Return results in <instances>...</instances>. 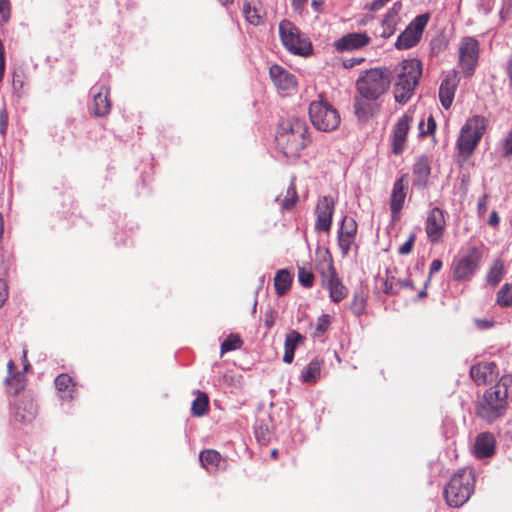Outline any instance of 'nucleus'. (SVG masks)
<instances>
[{
  "label": "nucleus",
  "mask_w": 512,
  "mask_h": 512,
  "mask_svg": "<svg viewBox=\"0 0 512 512\" xmlns=\"http://www.w3.org/2000/svg\"><path fill=\"white\" fill-rule=\"evenodd\" d=\"M511 384V377L502 376L495 385L488 388L476 402V415L488 423L502 417L508 407Z\"/></svg>",
  "instance_id": "1"
},
{
  "label": "nucleus",
  "mask_w": 512,
  "mask_h": 512,
  "mask_svg": "<svg viewBox=\"0 0 512 512\" xmlns=\"http://www.w3.org/2000/svg\"><path fill=\"white\" fill-rule=\"evenodd\" d=\"M308 126L304 120L292 118L280 124L276 135L279 151L288 159H297L309 145Z\"/></svg>",
  "instance_id": "2"
},
{
  "label": "nucleus",
  "mask_w": 512,
  "mask_h": 512,
  "mask_svg": "<svg viewBox=\"0 0 512 512\" xmlns=\"http://www.w3.org/2000/svg\"><path fill=\"white\" fill-rule=\"evenodd\" d=\"M475 487V473L470 467L458 469L444 489L447 504L451 507L464 505L471 497Z\"/></svg>",
  "instance_id": "3"
},
{
  "label": "nucleus",
  "mask_w": 512,
  "mask_h": 512,
  "mask_svg": "<svg viewBox=\"0 0 512 512\" xmlns=\"http://www.w3.org/2000/svg\"><path fill=\"white\" fill-rule=\"evenodd\" d=\"M422 75V64L418 59L404 60L398 72L394 87V97L398 103H406L414 93Z\"/></svg>",
  "instance_id": "4"
},
{
  "label": "nucleus",
  "mask_w": 512,
  "mask_h": 512,
  "mask_svg": "<svg viewBox=\"0 0 512 512\" xmlns=\"http://www.w3.org/2000/svg\"><path fill=\"white\" fill-rule=\"evenodd\" d=\"M316 270L332 302L339 303L347 297L348 289L339 278L328 250L324 251L321 259L316 263Z\"/></svg>",
  "instance_id": "5"
},
{
  "label": "nucleus",
  "mask_w": 512,
  "mask_h": 512,
  "mask_svg": "<svg viewBox=\"0 0 512 512\" xmlns=\"http://www.w3.org/2000/svg\"><path fill=\"white\" fill-rule=\"evenodd\" d=\"M390 73L386 69L374 68L365 71L356 82V89L367 99H378L390 87Z\"/></svg>",
  "instance_id": "6"
},
{
  "label": "nucleus",
  "mask_w": 512,
  "mask_h": 512,
  "mask_svg": "<svg viewBox=\"0 0 512 512\" xmlns=\"http://www.w3.org/2000/svg\"><path fill=\"white\" fill-rule=\"evenodd\" d=\"M486 130V119L483 116H473L466 120L457 139V149L465 157L473 154Z\"/></svg>",
  "instance_id": "7"
},
{
  "label": "nucleus",
  "mask_w": 512,
  "mask_h": 512,
  "mask_svg": "<svg viewBox=\"0 0 512 512\" xmlns=\"http://www.w3.org/2000/svg\"><path fill=\"white\" fill-rule=\"evenodd\" d=\"M309 117L313 126L324 132L335 130L341 120L339 112L323 99L313 101L310 104Z\"/></svg>",
  "instance_id": "8"
},
{
  "label": "nucleus",
  "mask_w": 512,
  "mask_h": 512,
  "mask_svg": "<svg viewBox=\"0 0 512 512\" xmlns=\"http://www.w3.org/2000/svg\"><path fill=\"white\" fill-rule=\"evenodd\" d=\"M482 252L477 247H470L454 259L451 269L456 281L470 280L479 268Z\"/></svg>",
  "instance_id": "9"
},
{
  "label": "nucleus",
  "mask_w": 512,
  "mask_h": 512,
  "mask_svg": "<svg viewBox=\"0 0 512 512\" xmlns=\"http://www.w3.org/2000/svg\"><path fill=\"white\" fill-rule=\"evenodd\" d=\"M445 230V212L440 207L432 208L425 219V233L428 241L432 244L441 243Z\"/></svg>",
  "instance_id": "10"
},
{
  "label": "nucleus",
  "mask_w": 512,
  "mask_h": 512,
  "mask_svg": "<svg viewBox=\"0 0 512 512\" xmlns=\"http://www.w3.org/2000/svg\"><path fill=\"white\" fill-rule=\"evenodd\" d=\"M478 41L472 37L463 38L459 47V66L466 77H470L478 62Z\"/></svg>",
  "instance_id": "11"
},
{
  "label": "nucleus",
  "mask_w": 512,
  "mask_h": 512,
  "mask_svg": "<svg viewBox=\"0 0 512 512\" xmlns=\"http://www.w3.org/2000/svg\"><path fill=\"white\" fill-rule=\"evenodd\" d=\"M414 120V111L408 109L394 125L391 138V148L395 155H400L406 148L407 135Z\"/></svg>",
  "instance_id": "12"
},
{
  "label": "nucleus",
  "mask_w": 512,
  "mask_h": 512,
  "mask_svg": "<svg viewBox=\"0 0 512 512\" xmlns=\"http://www.w3.org/2000/svg\"><path fill=\"white\" fill-rule=\"evenodd\" d=\"M335 201L330 196H322L316 205L317 220L315 229L320 232H328L331 227Z\"/></svg>",
  "instance_id": "13"
},
{
  "label": "nucleus",
  "mask_w": 512,
  "mask_h": 512,
  "mask_svg": "<svg viewBox=\"0 0 512 512\" xmlns=\"http://www.w3.org/2000/svg\"><path fill=\"white\" fill-rule=\"evenodd\" d=\"M281 42L293 54L307 56L312 53V43L306 34H280Z\"/></svg>",
  "instance_id": "14"
},
{
  "label": "nucleus",
  "mask_w": 512,
  "mask_h": 512,
  "mask_svg": "<svg viewBox=\"0 0 512 512\" xmlns=\"http://www.w3.org/2000/svg\"><path fill=\"white\" fill-rule=\"evenodd\" d=\"M407 174H403L394 184L390 196L391 216L394 220L399 219L400 212L404 207L406 198Z\"/></svg>",
  "instance_id": "15"
},
{
  "label": "nucleus",
  "mask_w": 512,
  "mask_h": 512,
  "mask_svg": "<svg viewBox=\"0 0 512 512\" xmlns=\"http://www.w3.org/2000/svg\"><path fill=\"white\" fill-rule=\"evenodd\" d=\"M270 78L279 91H293L297 87V80L294 74L284 67L274 64L269 69Z\"/></svg>",
  "instance_id": "16"
},
{
  "label": "nucleus",
  "mask_w": 512,
  "mask_h": 512,
  "mask_svg": "<svg viewBox=\"0 0 512 512\" xmlns=\"http://www.w3.org/2000/svg\"><path fill=\"white\" fill-rule=\"evenodd\" d=\"M498 375L494 362H479L470 368V376L477 385H485Z\"/></svg>",
  "instance_id": "17"
},
{
  "label": "nucleus",
  "mask_w": 512,
  "mask_h": 512,
  "mask_svg": "<svg viewBox=\"0 0 512 512\" xmlns=\"http://www.w3.org/2000/svg\"><path fill=\"white\" fill-rule=\"evenodd\" d=\"M458 82L456 71L450 72L441 82L439 87V99L445 110H448L452 106Z\"/></svg>",
  "instance_id": "18"
},
{
  "label": "nucleus",
  "mask_w": 512,
  "mask_h": 512,
  "mask_svg": "<svg viewBox=\"0 0 512 512\" xmlns=\"http://www.w3.org/2000/svg\"><path fill=\"white\" fill-rule=\"evenodd\" d=\"M496 440L492 433L482 432L478 434L474 443V455L478 459L488 458L495 453Z\"/></svg>",
  "instance_id": "19"
},
{
  "label": "nucleus",
  "mask_w": 512,
  "mask_h": 512,
  "mask_svg": "<svg viewBox=\"0 0 512 512\" xmlns=\"http://www.w3.org/2000/svg\"><path fill=\"white\" fill-rule=\"evenodd\" d=\"M368 43L367 34H345L334 45L337 51L343 52L362 48Z\"/></svg>",
  "instance_id": "20"
},
{
  "label": "nucleus",
  "mask_w": 512,
  "mask_h": 512,
  "mask_svg": "<svg viewBox=\"0 0 512 512\" xmlns=\"http://www.w3.org/2000/svg\"><path fill=\"white\" fill-rule=\"evenodd\" d=\"M200 462L207 471L215 472L219 469L226 468V461L222 458L221 454L214 449H206L201 451Z\"/></svg>",
  "instance_id": "21"
},
{
  "label": "nucleus",
  "mask_w": 512,
  "mask_h": 512,
  "mask_svg": "<svg viewBox=\"0 0 512 512\" xmlns=\"http://www.w3.org/2000/svg\"><path fill=\"white\" fill-rule=\"evenodd\" d=\"M375 99H367L363 95L355 96L354 111L359 121L366 122L374 115V104L372 101Z\"/></svg>",
  "instance_id": "22"
},
{
  "label": "nucleus",
  "mask_w": 512,
  "mask_h": 512,
  "mask_svg": "<svg viewBox=\"0 0 512 512\" xmlns=\"http://www.w3.org/2000/svg\"><path fill=\"white\" fill-rule=\"evenodd\" d=\"M305 336L301 335L296 330H291L287 333L284 343V356L283 361L287 364L292 363L294 359V353L299 344L304 343Z\"/></svg>",
  "instance_id": "23"
},
{
  "label": "nucleus",
  "mask_w": 512,
  "mask_h": 512,
  "mask_svg": "<svg viewBox=\"0 0 512 512\" xmlns=\"http://www.w3.org/2000/svg\"><path fill=\"white\" fill-rule=\"evenodd\" d=\"M243 14L246 21L253 26H259L264 19V13L261 11V3L258 0H245L243 4Z\"/></svg>",
  "instance_id": "24"
},
{
  "label": "nucleus",
  "mask_w": 512,
  "mask_h": 512,
  "mask_svg": "<svg viewBox=\"0 0 512 512\" xmlns=\"http://www.w3.org/2000/svg\"><path fill=\"white\" fill-rule=\"evenodd\" d=\"M110 109L109 90L102 86L99 92L93 95V113L97 117H103L110 112Z\"/></svg>",
  "instance_id": "25"
},
{
  "label": "nucleus",
  "mask_w": 512,
  "mask_h": 512,
  "mask_svg": "<svg viewBox=\"0 0 512 512\" xmlns=\"http://www.w3.org/2000/svg\"><path fill=\"white\" fill-rule=\"evenodd\" d=\"M37 405L30 399L26 398L21 400L14 411V418L18 422H30L37 414Z\"/></svg>",
  "instance_id": "26"
},
{
  "label": "nucleus",
  "mask_w": 512,
  "mask_h": 512,
  "mask_svg": "<svg viewBox=\"0 0 512 512\" xmlns=\"http://www.w3.org/2000/svg\"><path fill=\"white\" fill-rule=\"evenodd\" d=\"M324 361L322 359L312 360L301 372V380L304 383H316L321 374Z\"/></svg>",
  "instance_id": "27"
},
{
  "label": "nucleus",
  "mask_w": 512,
  "mask_h": 512,
  "mask_svg": "<svg viewBox=\"0 0 512 512\" xmlns=\"http://www.w3.org/2000/svg\"><path fill=\"white\" fill-rule=\"evenodd\" d=\"M293 275L286 269L279 270L274 277V287L278 296L285 295L291 288Z\"/></svg>",
  "instance_id": "28"
},
{
  "label": "nucleus",
  "mask_w": 512,
  "mask_h": 512,
  "mask_svg": "<svg viewBox=\"0 0 512 512\" xmlns=\"http://www.w3.org/2000/svg\"><path fill=\"white\" fill-rule=\"evenodd\" d=\"M413 174L416 177L415 185H424L430 176V165L426 157L417 159L413 166Z\"/></svg>",
  "instance_id": "29"
},
{
  "label": "nucleus",
  "mask_w": 512,
  "mask_h": 512,
  "mask_svg": "<svg viewBox=\"0 0 512 512\" xmlns=\"http://www.w3.org/2000/svg\"><path fill=\"white\" fill-rule=\"evenodd\" d=\"M55 386L59 392L64 393L63 397L72 399L76 392L75 383L70 375L66 373L59 374L55 379Z\"/></svg>",
  "instance_id": "30"
},
{
  "label": "nucleus",
  "mask_w": 512,
  "mask_h": 512,
  "mask_svg": "<svg viewBox=\"0 0 512 512\" xmlns=\"http://www.w3.org/2000/svg\"><path fill=\"white\" fill-rule=\"evenodd\" d=\"M505 273L504 262L501 259H496L487 274V283L492 287H496L502 280Z\"/></svg>",
  "instance_id": "31"
},
{
  "label": "nucleus",
  "mask_w": 512,
  "mask_h": 512,
  "mask_svg": "<svg viewBox=\"0 0 512 512\" xmlns=\"http://www.w3.org/2000/svg\"><path fill=\"white\" fill-rule=\"evenodd\" d=\"M368 296L363 291H357L354 293L351 300L350 309L356 316H361L366 312Z\"/></svg>",
  "instance_id": "32"
},
{
  "label": "nucleus",
  "mask_w": 512,
  "mask_h": 512,
  "mask_svg": "<svg viewBox=\"0 0 512 512\" xmlns=\"http://www.w3.org/2000/svg\"><path fill=\"white\" fill-rule=\"evenodd\" d=\"M399 9L400 6L397 7V4H394V6L387 12L382 21L384 31L395 32L397 29H399L397 27L400 21Z\"/></svg>",
  "instance_id": "33"
},
{
  "label": "nucleus",
  "mask_w": 512,
  "mask_h": 512,
  "mask_svg": "<svg viewBox=\"0 0 512 512\" xmlns=\"http://www.w3.org/2000/svg\"><path fill=\"white\" fill-rule=\"evenodd\" d=\"M7 391L11 395H17L25 388V376L22 373H16L6 379Z\"/></svg>",
  "instance_id": "34"
},
{
  "label": "nucleus",
  "mask_w": 512,
  "mask_h": 512,
  "mask_svg": "<svg viewBox=\"0 0 512 512\" xmlns=\"http://www.w3.org/2000/svg\"><path fill=\"white\" fill-rule=\"evenodd\" d=\"M209 407V398L204 392H198L197 397L192 402V413L194 416H203Z\"/></svg>",
  "instance_id": "35"
},
{
  "label": "nucleus",
  "mask_w": 512,
  "mask_h": 512,
  "mask_svg": "<svg viewBox=\"0 0 512 512\" xmlns=\"http://www.w3.org/2000/svg\"><path fill=\"white\" fill-rule=\"evenodd\" d=\"M422 34H399L395 46L397 49H409L417 45Z\"/></svg>",
  "instance_id": "36"
},
{
  "label": "nucleus",
  "mask_w": 512,
  "mask_h": 512,
  "mask_svg": "<svg viewBox=\"0 0 512 512\" xmlns=\"http://www.w3.org/2000/svg\"><path fill=\"white\" fill-rule=\"evenodd\" d=\"M242 345L243 340L238 334H230L221 344L220 355L223 356L227 352L238 350Z\"/></svg>",
  "instance_id": "37"
},
{
  "label": "nucleus",
  "mask_w": 512,
  "mask_h": 512,
  "mask_svg": "<svg viewBox=\"0 0 512 512\" xmlns=\"http://www.w3.org/2000/svg\"><path fill=\"white\" fill-rule=\"evenodd\" d=\"M429 19L430 15L428 13L418 15L405 27L402 32H423Z\"/></svg>",
  "instance_id": "38"
},
{
  "label": "nucleus",
  "mask_w": 512,
  "mask_h": 512,
  "mask_svg": "<svg viewBox=\"0 0 512 512\" xmlns=\"http://www.w3.org/2000/svg\"><path fill=\"white\" fill-rule=\"evenodd\" d=\"M297 201L298 194L296 187L293 183H291L286 190V194L281 202V206L285 210H290L296 205Z\"/></svg>",
  "instance_id": "39"
},
{
  "label": "nucleus",
  "mask_w": 512,
  "mask_h": 512,
  "mask_svg": "<svg viewBox=\"0 0 512 512\" xmlns=\"http://www.w3.org/2000/svg\"><path fill=\"white\" fill-rule=\"evenodd\" d=\"M357 223L352 217L345 216L341 222L339 234L347 237H356Z\"/></svg>",
  "instance_id": "40"
},
{
  "label": "nucleus",
  "mask_w": 512,
  "mask_h": 512,
  "mask_svg": "<svg viewBox=\"0 0 512 512\" xmlns=\"http://www.w3.org/2000/svg\"><path fill=\"white\" fill-rule=\"evenodd\" d=\"M497 303L502 307L512 305V283L505 284L497 293Z\"/></svg>",
  "instance_id": "41"
},
{
  "label": "nucleus",
  "mask_w": 512,
  "mask_h": 512,
  "mask_svg": "<svg viewBox=\"0 0 512 512\" xmlns=\"http://www.w3.org/2000/svg\"><path fill=\"white\" fill-rule=\"evenodd\" d=\"M314 280L315 277L310 267H298V281L303 287H312Z\"/></svg>",
  "instance_id": "42"
},
{
  "label": "nucleus",
  "mask_w": 512,
  "mask_h": 512,
  "mask_svg": "<svg viewBox=\"0 0 512 512\" xmlns=\"http://www.w3.org/2000/svg\"><path fill=\"white\" fill-rule=\"evenodd\" d=\"M418 129H419V136H421V137H425V136H427L429 134L434 133V131L436 129V122H435L433 116L430 115L428 117V119H427V128H424V120L422 119L419 122Z\"/></svg>",
  "instance_id": "43"
},
{
  "label": "nucleus",
  "mask_w": 512,
  "mask_h": 512,
  "mask_svg": "<svg viewBox=\"0 0 512 512\" xmlns=\"http://www.w3.org/2000/svg\"><path fill=\"white\" fill-rule=\"evenodd\" d=\"M330 325V316L323 314L317 319L314 336H321L324 334Z\"/></svg>",
  "instance_id": "44"
},
{
  "label": "nucleus",
  "mask_w": 512,
  "mask_h": 512,
  "mask_svg": "<svg viewBox=\"0 0 512 512\" xmlns=\"http://www.w3.org/2000/svg\"><path fill=\"white\" fill-rule=\"evenodd\" d=\"M355 241V237H347L338 234V245L343 255H347L351 249L352 244Z\"/></svg>",
  "instance_id": "45"
},
{
  "label": "nucleus",
  "mask_w": 512,
  "mask_h": 512,
  "mask_svg": "<svg viewBox=\"0 0 512 512\" xmlns=\"http://www.w3.org/2000/svg\"><path fill=\"white\" fill-rule=\"evenodd\" d=\"M415 240H416V234L415 233H411L408 237V239L406 240L405 243H403L399 248H398V253L400 255H408L412 252L413 250V247H414V244H415Z\"/></svg>",
  "instance_id": "46"
},
{
  "label": "nucleus",
  "mask_w": 512,
  "mask_h": 512,
  "mask_svg": "<svg viewBox=\"0 0 512 512\" xmlns=\"http://www.w3.org/2000/svg\"><path fill=\"white\" fill-rule=\"evenodd\" d=\"M0 15L6 22L11 16V3L10 0H0Z\"/></svg>",
  "instance_id": "47"
},
{
  "label": "nucleus",
  "mask_w": 512,
  "mask_h": 512,
  "mask_svg": "<svg viewBox=\"0 0 512 512\" xmlns=\"http://www.w3.org/2000/svg\"><path fill=\"white\" fill-rule=\"evenodd\" d=\"M443 266V263L440 259H435L431 262V265H430V268H429V275L427 277V280L425 281V288L428 287L429 283H430V280H431V276L434 274V273H437L438 271L441 270Z\"/></svg>",
  "instance_id": "48"
},
{
  "label": "nucleus",
  "mask_w": 512,
  "mask_h": 512,
  "mask_svg": "<svg viewBox=\"0 0 512 512\" xmlns=\"http://www.w3.org/2000/svg\"><path fill=\"white\" fill-rule=\"evenodd\" d=\"M5 67H6V61H5V47L0 39V82L3 80L5 75Z\"/></svg>",
  "instance_id": "49"
},
{
  "label": "nucleus",
  "mask_w": 512,
  "mask_h": 512,
  "mask_svg": "<svg viewBox=\"0 0 512 512\" xmlns=\"http://www.w3.org/2000/svg\"><path fill=\"white\" fill-rule=\"evenodd\" d=\"M488 210V195H483L478 200V214L484 216Z\"/></svg>",
  "instance_id": "50"
},
{
  "label": "nucleus",
  "mask_w": 512,
  "mask_h": 512,
  "mask_svg": "<svg viewBox=\"0 0 512 512\" xmlns=\"http://www.w3.org/2000/svg\"><path fill=\"white\" fill-rule=\"evenodd\" d=\"M275 321H276V313L275 311L273 310H268L266 313H265V320H264V324L265 326L270 329L274 324H275Z\"/></svg>",
  "instance_id": "51"
},
{
  "label": "nucleus",
  "mask_w": 512,
  "mask_h": 512,
  "mask_svg": "<svg viewBox=\"0 0 512 512\" xmlns=\"http://www.w3.org/2000/svg\"><path fill=\"white\" fill-rule=\"evenodd\" d=\"M504 155L511 156L512 155V130L508 133L505 142H504Z\"/></svg>",
  "instance_id": "52"
},
{
  "label": "nucleus",
  "mask_w": 512,
  "mask_h": 512,
  "mask_svg": "<svg viewBox=\"0 0 512 512\" xmlns=\"http://www.w3.org/2000/svg\"><path fill=\"white\" fill-rule=\"evenodd\" d=\"M8 297L7 286L3 280L0 279V308Z\"/></svg>",
  "instance_id": "53"
},
{
  "label": "nucleus",
  "mask_w": 512,
  "mask_h": 512,
  "mask_svg": "<svg viewBox=\"0 0 512 512\" xmlns=\"http://www.w3.org/2000/svg\"><path fill=\"white\" fill-rule=\"evenodd\" d=\"M294 25L288 20H282L279 24V32H293Z\"/></svg>",
  "instance_id": "54"
},
{
  "label": "nucleus",
  "mask_w": 512,
  "mask_h": 512,
  "mask_svg": "<svg viewBox=\"0 0 512 512\" xmlns=\"http://www.w3.org/2000/svg\"><path fill=\"white\" fill-rule=\"evenodd\" d=\"M8 125V117L5 111L0 112V132L5 133Z\"/></svg>",
  "instance_id": "55"
},
{
  "label": "nucleus",
  "mask_w": 512,
  "mask_h": 512,
  "mask_svg": "<svg viewBox=\"0 0 512 512\" xmlns=\"http://www.w3.org/2000/svg\"><path fill=\"white\" fill-rule=\"evenodd\" d=\"M499 222H500V217H499L497 211L493 210L491 212V214H490V217H489V220H488V224L490 226L495 227V226H497L499 224Z\"/></svg>",
  "instance_id": "56"
},
{
  "label": "nucleus",
  "mask_w": 512,
  "mask_h": 512,
  "mask_svg": "<svg viewBox=\"0 0 512 512\" xmlns=\"http://www.w3.org/2000/svg\"><path fill=\"white\" fill-rule=\"evenodd\" d=\"M306 3L307 0H291L292 7L295 11H301Z\"/></svg>",
  "instance_id": "57"
},
{
  "label": "nucleus",
  "mask_w": 512,
  "mask_h": 512,
  "mask_svg": "<svg viewBox=\"0 0 512 512\" xmlns=\"http://www.w3.org/2000/svg\"><path fill=\"white\" fill-rule=\"evenodd\" d=\"M397 284L402 288H411V289L415 288L413 281L409 278L404 279V280H399V281H397Z\"/></svg>",
  "instance_id": "58"
},
{
  "label": "nucleus",
  "mask_w": 512,
  "mask_h": 512,
  "mask_svg": "<svg viewBox=\"0 0 512 512\" xmlns=\"http://www.w3.org/2000/svg\"><path fill=\"white\" fill-rule=\"evenodd\" d=\"M506 73L509 78V83L512 86V53H511V56L509 57L507 64H506Z\"/></svg>",
  "instance_id": "59"
},
{
  "label": "nucleus",
  "mask_w": 512,
  "mask_h": 512,
  "mask_svg": "<svg viewBox=\"0 0 512 512\" xmlns=\"http://www.w3.org/2000/svg\"><path fill=\"white\" fill-rule=\"evenodd\" d=\"M384 292L386 294H394L395 293L394 289H393V283L392 282H389V281L385 282Z\"/></svg>",
  "instance_id": "60"
},
{
  "label": "nucleus",
  "mask_w": 512,
  "mask_h": 512,
  "mask_svg": "<svg viewBox=\"0 0 512 512\" xmlns=\"http://www.w3.org/2000/svg\"><path fill=\"white\" fill-rule=\"evenodd\" d=\"M323 0H312L311 5L315 11H320L323 6Z\"/></svg>",
  "instance_id": "61"
},
{
  "label": "nucleus",
  "mask_w": 512,
  "mask_h": 512,
  "mask_svg": "<svg viewBox=\"0 0 512 512\" xmlns=\"http://www.w3.org/2000/svg\"><path fill=\"white\" fill-rule=\"evenodd\" d=\"M362 59H352L344 62L345 67H353L356 64L361 63Z\"/></svg>",
  "instance_id": "62"
},
{
  "label": "nucleus",
  "mask_w": 512,
  "mask_h": 512,
  "mask_svg": "<svg viewBox=\"0 0 512 512\" xmlns=\"http://www.w3.org/2000/svg\"><path fill=\"white\" fill-rule=\"evenodd\" d=\"M477 323L482 328H490L492 326V322L487 320H478Z\"/></svg>",
  "instance_id": "63"
},
{
  "label": "nucleus",
  "mask_w": 512,
  "mask_h": 512,
  "mask_svg": "<svg viewBox=\"0 0 512 512\" xmlns=\"http://www.w3.org/2000/svg\"><path fill=\"white\" fill-rule=\"evenodd\" d=\"M506 9V12L508 13L512 9V0H505L504 1V7L502 10ZM503 11H501L502 13Z\"/></svg>",
  "instance_id": "64"
}]
</instances>
